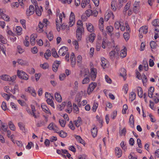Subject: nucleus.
I'll list each match as a JSON object with an SVG mask.
<instances>
[{
  "mask_svg": "<svg viewBox=\"0 0 159 159\" xmlns=\"http://www.w3.org/2000/svg\"><path fill=\"white\" fill-rule=\"evenodd\" d=\"M45 97L47 98V99H53V96H52L51 94L48 92H46L45 93Z\"/></svg>",
  "mask_w": 159,
  "mask_h": 159,
  "instance_id": "338daca9",
  "label": "nucleus"
},
{
  "mask_svg": "<svg viewBox=\"0 0 159 159\" xmlns=\"http://www.w3.org/2000/svg\"><path fill=\"white\" fill-rule=\"evenodd\" d=\"M124 38L125 40H128L129 38V34L128 32H125L123 34Z\"/></svg>",
  "mask_w": 159,
  "mask_h": 159,
  "instance_id": "680f3d73",
  "label": "nucleus"
},
{
  "mask_svg": "<svg viewBox=\"0 0 159 159\" xmlns=\"http://www.w3.org/2000/svg\"><path fill=\"white\" fill-rule=\"evenodd\" d=\"M108 62L107 60L105 58L103 57L101 58V66L104 68L107 67V64Z\"/></svg>",
  "mask_w": 159,
  "mask_h": 159,
  "instance_id": "cd10ccee",
  "label": "nucleus"
},
{
  "mask_svg": "<svg viewBox=\"0 0 159 159\" xmlns=\"http://www.w3.org/2000/svg\"><path fill=\"white\" fill-rule=\"evenodd\" d=\"M95 37V35L94 34H91L89 37V40L90 42L92 43L94 41Z\"/></svg>",
  "mask_w": 159,
  "mask_h": 159,
  "instance_id": "79ce46f5",
  "label": "nucleus"
},
{
  "mask_svg": "<svg viewBox=\"0 0 159 159\" xmlns=\"http://www.w3.org/2000/svg\"><path fill=\"white\" fill-rule=\"evenodd\" d=\"M97 84L95 82H92L89 85L88 89V93L89 94L97 86Z\"/></svg>",
  "mask_w": 159,
  "mask_h": 159,
  "instance_id": "6e6552de",
  "label": "nucleus"
},
{
  "mask_svg": "<svg viewBox=\"0 0 159 159\" xmlns=\"http://www.w3.org/2000/svg\"><path fill=\"white\" fill-rule=\"evenodd\" d=\"M45 123L43 120H41L39 121L37 124V126L40 127L45 125Z\"/></svg>",
  "mask_w": 159,
  "mask_h": 159,
  "instance_id": "e2e57ef3",
  "label": "nucleus"
},
{
  "mask_svg": "<svg viewBox=\"0 0 159 159\" xmlns=\"http://www.w3.org/2000/svg\"><path fill=\"white\" fill-rule=\"evenodd\" d=\"M8 126L7 125H4V124L1 125V127L0 129V130L2 129L3 131L5 132L7 130Z\"/></svg>",
  "mask_w": 159,
  "mask_h": 159,
  "instance_id": "6e6d98bb",
  "label": "nucleus"
},
{
  "mask_svg": "<svg viewBox=\"0 0 159 159\" xmlns=\"http://www.w3.org/2000/svg\"><path fill=\"white\" fill-rule=\"evenodd\" d=\"M84 32V29L83 28H77L76 30V37L77 38L78 41L81 40L82 38V34Z\"/></svg>",
  "mask_w": 159,
  "mask_h": 159,
  "instance_id": "423d86ee",
  "label": "nucleus"
},
{
  "mask_svg": "<svg viewBox=\"0 0 159 159\" xmlns=\"http://www.w3.org/2000/svg\"><path fill=\"white\" fill-rule=\"evenodd\" d=\"M129 122L131 127L133 128L134 126V116L132 114L130 116Z\"/></svg>",
  "mask_w": 159,
  "mask_h": 159,
  "instance_id": "bb28decb",
  "label": "nucleus"
},
{
  "mask_svg": "<svg viewBox=\"0 0 159 159\" xmlns=\"http://www.w3.org/2000/svg\"><path fill=\"white\" fill-rule=\"evenodd\" d=\"M89 71L88 72H84V71H80V75L81 77H85L82 81V83L83 84H88L89 81V79L88 74Z\"/></svg>",
  "mask_w": 159,
  "mask_h": 159,
  "instance_id": "f03ea898",
  "label": "nucleus"
},
{
  "mask_svg": "<svg viewBox=\"0 0 159 159\" xmlns=\"http://www.w3.org/2000/svg\"><path fill=\"white\" fill-rule=\"evenodd\" d=\"M137 90L139 96L140 98H142L143 95V92L142 88L139 87H138Z\"/></svg>",
  "mask_w": 159,
  "mask_h": 159,
  "instance_id": "7c9ffc66",
  "label": "nucleus"
},
{
  "mask_svg": "<svg viewBox=\"0 0 159 159\" xmlns=\"http://www.w3.org/2000/svg\"><path fill=\"white\" fill-rule=\"evenodd\" d=\"M140 7V2L135 1L133 4V11L137 14L139 11Z\"/></svg>",
  "mask_w": 159,
  "mask_h": 159,
  "instance_id": "0eeeda50",
  "label": "nucleus"
},
{
  "mask_svg": "<svg viewBox=\"0 0 159 159\" xmlns=\"http://www.w3.org/2000/svg\"><path fill=\"white\" fill-rule=\"evenodd\" d=\"M115 153L118 157H120L122 156V152L121 149L118 147H116L115 149Z\"/></svg>",
  "mask_w": 159,
  "mask_h": 159,
  "instance_id": "aec40b11",
  "label": "nucleus"
},
{
  "mask_svg": "<svg viewBox=\"0 0 159 159\" xmlns=\"http://www.w3.org/2000/svg\"><path fill=\"white\" fill-rule=\"evenodd\" d=\"M75 138L76 140L81 143L83 144L84 143V140L81 138L80 136L76 135L75 137Z\"/></svg>",
  "mask_w": 159,
  "mask_h": 159,
  "instance_id": "de8ad7c7",
  "label": "nucleus"
},
{
  "mask_svg": "<svg viewBox=\"0 0 159 159\" xmlns=\"http://www.w3.org/2000/svg\"><path fill=\"white\" fill-rule=\"evenodd\" d=\"M142 76H143V77L142 78V82L143 85L145 86L147 85V83L148 81L147 78L146 76L144 75H143Z\"/></svg>",
  "mask_w": 159,
  "mask_h": 159,
  "instance_id": "a18cd8bd",
  "label": "nucleus"
},
{
  "mask_svg": "<svg viewBox=\"0 0 159 159\" xmlns=\"http://www.w3.org/2000/svg\"><path fill=\"white\" fill-rule=\"evenodd\" d=\"M41 107L43 111L45 113H49L51 114L50 110L48 108L47 106L46 105L44 104H42L41 106Z\"/></svg>",
  "mask_w": 159,
  "mask_h": 159,
  "instance_id": "4be33fe9",
  "label": "nucleus"
},
{
  "mask_svg": "<svg viewBox=\"0 0 159 159\" xmlns=\"http://www.w3.org/2000/svg\"><path fill=\"white\" fill-rule=\"evenodd\" d=\"M119 50V48L117 46H116L114 50L110 52L109 53V57L111 60H113L115 57L118 56Z\"/></svg>",
  "mask_w": 159,
  "mask_h": 159,
  "instance_id": "7ed1b4c3",
  "label": "nucleus"
},
{
  "mask_svg": "<svg viewBox=\"0 0 159 159\" xmlns=\"http://www.w3.org/2000/svg\"><path fill=\"white\" fill-rule=\"evenodd\" d=\"M59 121L61 126L63 127H65L66 123V121L64 120L63 119H60Z\"/></svg>",
  "mask_w": 159,
  "mask_h": 159,
  "instance_id": "13d9d810",
  "label": "nucleus"
},
{
  "mask_svg": "<svg viewBox=\"0 0 159 159\" xmlns=\"http://www.w3.org/2000/svg\"><path fill=\"white\" fill-rule=\"evenodd\" d=\"M107 31L110 33H111L113 30V28L111 26H109L107 27Z\"/></svg>",
  "mask_w": 159,
  "mask_h": 159,
  "instance_id": "5fc2aeb1",
  "label": "nucleus"
},
{
  "mask_svg": "<svg viewBox=\"0 0 159 159\" xmlns=\"http://www.w3.org/2000/svg\"><path fill=\"white\" fill-rule=\"evenodd\" d=\"M82 21L81 20H79L77 22V28H83Z\"/></svg>",
  "mask_w": 159,
  "mask_h": 159,
  "instance_id": "3c124183",
  "label": "nucleus"
},
{
  "mask_svg": "<svg viewBox=\"0 0 159 159\" xmlns=\"http://www.w3.org/2000/svg\"><path fill=\"white\" fill-rule=\"evenodd\" d=\"M16 34L18 35H20L22 34V28H21L19 26H16Z\"/></svg>",
  "mask_w": 159,
  "mask_h": 159,
  "instance_id": "37998d69",
  "label": "nucleus"
},
{
  "mask_svg": "<svg viewBox=\"0 0 159 159\" xmlns=\"http://www.w3.org/2000/svg\"><path fill=\"white\" fill-rule=\"evenodd\" d=\"M25 91L26 92H28L30 93L33 97H35L36 95V93L34 89L32 87H29L28 88L25 89Z\"/></svg>",
  "mask_w": 159,
  "mask_h": 159,
  "instance_id": "f8f14e48",
  "label": "nucleus"
},
{
  "mask_svg": "<svg viewBox=\"0 0 159 159\" xmlns=\"http://www.w3.org/2000/svg\"><path fill=\"white\" fill-rule=\"evenodd\" d=\"M150 45L152 49H154L157 45L156 43L154 41H151L150 43Z\"/></svg>",
  "mask_w": 159,
  "mask_h": 159,
  "instance_id": "8fccbe9b",
  "label": "nucleus"
},
{
  "mask_svg": "<svg viewBox=\"0 0 159 159\" xmlns=\"http://www.w3.org/2000/svg\"><path fill=\"white\" fill-rule=\"evenodd\" d=\"M1 95L7 101H8L9 99V96H8V94L4 93H2Z\"/></svg>",
  "mask_w": 159,
  "mask_h": 159,
  "instance_id": "774afa93",
  "label": "nucleus"
},
{
  "mask_svg": "<svg viewBox=\"0 0 159 159\" xmlns=\"http://www.w3.org/2000/svg\"><path fill=\"white\" fill-rule=\"evenodd\" d=\"M68 51V48L66 47H61L59 50L58 53L59 55L61 56H64Z\"/></svg>",
  "mask_w": 159,
  "mask_h": 159,
  "instance_id": "ddd939ff",
  "label": "nucleus"
},
{
  "mask_svg": "<svg viewBox=\"0 0 159 159\" xmlns=\"http://www.w3.org/2000/svg\"><path fill=\"white\" fill-rule=\"evenodd\" d=\"M0 40L1 42L3 44H5L7 43L6 39L2 35H0Z\"/></svg>",
  "mask_w": 159,
  "mask_h": 159,
  "instance_id": "603ef678",
  "label": "nucleus"
},
{
  "mask_svg": "<svg viewBox=\"0 0 159 159\" xmlns=\"http://www.w3.org/2000/svg\"><path fill=\"white\" fill-rule=\"evenodd\" d=\"M148 28L147 26H142L139 29V32L140 34H146L148 32Z\"/></svg>",
  "mask_w": 159,
  "mask_h": 159,
  "instance_id": "a211bd4d",
  "label": "nucleus"
},
{
  "mask_svg": "<svg viewBox=\"0 0 159 159\" xmlns=\"http://www.w3.org/2000/svg\"><path fill=\"white\" fill-rule=\"evenodd\" d=\"M48 20L46 19H43L42 22H40L38 25V27L37 28V30L38 32L41 33L45 29L47 28V26L48 24Z\"/></svg>",
  "mask_w": 159,
  "mask_h": 159,
  "instance_id": "f257e3e1",
  "label": "nucleus"
},
{
  "mask_svg": "<svg viewBox=\"0 0 159 159\" xmlns=\"http://www.w3.org/2000/svg\"><path fill=\"white\" fill-rule=\"evenodd\" d=\"M2 51L3 53L6 55V48L5 46L2 44L0 45V51Z\"/></svg>",
  "mask_w": 159,
  "mask_h": 159,
  "instance_id": "09e8293b",
  "label": "nucleus"
},
{
  "mask_svg": "<svg viewBox=\"0 0 159 159\" xmlns=\"http://www.w3.org/2000/svg\"><path fill=\"white\" fill-rule=\"evenodd\" d=\"M67 109L66 110V112L70 113L72 111V107L71 103L70 102H68L67 105Z\"/></svg>",
  "mask_w": 159,
  "mask_h": 159,
  "instance_id": "a878e982",
  "label": "nucleus"
},
{
  "mask_svg": "<svg viewBox=\"0 0 159 159\" xmlns=\"http://www.w3.org/2000/svg\"><path fill=\"white\" fill-rule=\"evenodd\" d=\"M52 99V98L47 99L46 101L48 104L50 105L53 108H54L55 106Z\"/></svg>",
  "mask_w": 159,
  "mask_h": 159,
  "instance_id": "e433bc0d",
  "label": "nucleus"
},
{
  "mask_svg": "<svg viewBox=\"0 0 159 159\" xmlns=\"http://www.w3.org/2000/svg\"><path fill=\"white\" fill-rule=\"evenodd\" d=\"M97 70L95 68H92L90 70V76L92 80L94 81L95 80L97 75Z\"/></svg>",
  "mask_w": 159,
  "mask_h": 159,
  "instance_id": "9b49d317",
  "label": "nucleus"
},
{
  "mask_svg": "<svg viewBox=\"0 0 159 159\" xmlns=\"http://www.w3.org/2000/svg\"><path fill=\"white\" fill-rule=\"evenodd\" d=\"M111 18L112 19L114 18V15L112 11H109L106 14L105 16V20L107 21L110 18Z\"/></svg>",
  "mask_w": 159,
  "mask_h": 159,
  "instance_id": "2eb2a0df",
  "label": "nucleus"
},
{
  "mask_svg": "<svg viewBox=\"0 0 159 159\" xmlns=\"http://www.w3.org/2000/svg\"><path fill=\"white\" fill-rule=\"evenodd\" d=\"M45 33L47 35L48 38L50 41L53 39V35L52 31L49 32L48 34H47V31H45Z\"/></svg>",
  "mask_w": 159,
  "mask_h": 159,
  "instance_id": "58836bf2",
  "label": "nucleus"
},
{
  "mask_svg": "<svg viewBox=\"0 0 159 159\" xmlns=\"http://www.w3.org/2000/svg\"><path fill=\"white\" fill-rule=\"evenodd\" d=\"M75 22V16L74 14L71 12L69 18V22L68 25H66V26L68 27H72L74 24Z\"/></svg>",
  "mask_w": 159,
  "mask_h": 159,
  "instance_id": "20e7f679",
  "label": "nucleus"
},
{
  "mask_svg": "<svg viewBox=\"0 0 159 159\" xmlns=\"http://www.w3.org/2000/svg\"><path fill=\"white\" fill-rule=\"evenodd\" d=\"M126 49H122L120 51V57L122 58H123L124 57H126Z\"/></svg>",
  "mask_w": 159,
  "mask_h": 159,
  "instance_id": "f704fd0d",
  "label": "nucleus"
},
{
  "mask_svg": "<svg viewBox=\"0 0 159 159\" xmlns=\"http://www.w3.org/2000/svg\"><path fill=\"white\" fill-rule=\"evenodd\" d=\"M136 98V94L133 92H131L129 96V99L130 100L131 102L133 101L135 98Z\"/></svg>",
  "mask_w": 159,
  "mask_h": 159,
  "instance_id": "ea45409f",
  "label": "nucleus"
},
{
  "mask_svg": "<svg viewBox=\"0 0 159 159\" xmlns=\"http://www.w3.org/2000/svg\"><path fill=\"white\" fill-rule=\"evenodd\" d=\"M8 126L13 131L15 130V127L12 122L10 121L8 123Z\"/></svg>",
  "mask_w": 159,
  "mask_h": 159,
  "instance_id": "a19ab883",
  "label": "nucleus"
},
{
  "mask_svg": "<svg viewBox=\"0 0 159 159\" xmlns=\"http://www.w3.org/2000/svg\"><path fill=\"white\" fill-rule=\"evenodd\" d=\"M18 63L21 66H24L27 65L28 64V62L26 60H23L22 59H18L17 60Z\"/></svg>",
  "mask_w": 159,
  "mask_h": 159,
  "instance_id": "b1692460",
  "label": "nucleus"
},
{
  "mask_svg": "<svg viewBox=\"0 0 159 159\" xmlns=\"http://www.w3.org/2000/svg\"><path fill=\"white\" fill-rule=\"evenodd\" d=\"M90 0H82L81 3V6L82 8H84L89 3Z\"/></svg>",
  "mask_w": 159,
  "mask_h": 159,
  "instance_id": "c9c22d12",
  "label": "nucleus"
},
{
  "mask_svg": "<svg viewBox=\"0 0 159 159\" xmlns=\"http://www.w3.org/2000/svg\"><path fill=\"white\" fill-rule=\"evenodd\" d=\"M96 118L97 121H98L99 123L101 124V127L102 126V123L103 121V119L102 118L100 117L98 115L96 116Z\"/></svg>",
  "mask_w": 159,
  "mask_h": 159,
  "instance_id": "864d4df0",
  "label": "nucleus"
},
{
  "mask_svg": "<svg viewBox=\"0 0 159 159\" xmlns=\"http://www.w3.org/2000/svg\"><path fill=\"white\" fill-rule=\"evenodd\" d=\"M74 123L75 126L78 127L82 124V121L81 118L80 117H78L77 120L74 121Z\"/></svg>",
  "mask_w": 159,
  "mask_h": 159,
  "instance_id": "6ab92c4d",
  "label": "nucleus"
},
{
  "mask_svg": "<svg viewBox=\"0 0 159 159\" xmlns=\"http://www.w3.org/2000/svg\"><path fill=\"white\" fill-rule=\"evenodd\" d=\"M0 78L2 80L9 81L10 76L7 75H3L0 76Z\"/></svg>",
  "mask_w": 159,
  "mask_h": 159,
  "instance_id": "c756f323",
  "label": "nucleus"
},
{
  "mask_svg": "<svg viewBox=\"0 0 159 159\" xmlns=\"http://www.w3.org/2000/svg\"><path fill=\"white\" fill-rule=\"evenodd\" d=\"M35 8L36 14L39 16H41L43 11L42 7L40 6L39 7L38 5H35Z\"/></svg>",
  "mask_w": 159,
  "mask_h": 159,
  "instance_id": "dca6fc26",
  "label": "nucleus"
},
{
  "mask_svg": "<svg viewBox=\"0 0 159 159\" xmlns=\"http://www.w3.org/2000/svg\"><path fill=\"white\" fill-rule=\"evenodd\" d=\"M36 36L35 34H32L30 37V42L32 45H34L35 39L36 38Z\"/></svg>",
  "mask_w": 159,
  "mask_h": 159,
  "instance_id": "5701e85b",
  "label": "nucleus"
},
{
  "mask_svg": "<svg viewBox=\"0 0 159 159\" xmlns=\"http://www.w3.org/2000/svg\"><path fill=\"white\" fill-rule=\"evenodd\" d=\"M154 88L153 87H151L148 91V95L149 98H152L153 93L154 91Z\"/></svg>",
  "mask_w": 159,
  "mask_h": 159,
  "instance_id": "393cba45",
  "label": "nucleus"
},
{
  "mask_svg": "<svg viewBox=\"0 0 159 159\" xmlns=\"http://www.w3.org/2000/svg\"><path fill=\"white\" fill-rule=\"evenodd\" d=\"M98 130L97 128L95 125L93 128L91 129V133L92 136L94 138L96 137L97 134Z\"/></svg>",
  "mask_w": 159,
  "mask_h": 159,
  "instance_id": "c85d7f7f",
  "label": "nucleus"
},
{
  "mask_svg": "<svg viewBox=\"0 0 159 159\" xmlns=\"http://www.w3.org/2000/svg\"><path fill=\"white\" fill-rule=\"evenodd\" d=\"M152 25L155 27V30L159 34V20L155 19L152 22Z\"/></svg>",
  "mask_w": 159,
  "mask_h": 159,
  "instance_id": "9d476101",
  "label": "nucleus"
},
{
  "mask_svg": "<svg viewBox=\"0 0 159 159\" xmlns=\"http://www.w3.org/2000/svg\"><path fill=\"white\" fill-rule=\"evenodd\" d=\"M57 133L59 134L61 137L63 138L66 137L67 135V133L63 130L60 131L59 130L58 132Z\"/></svg>",
  "mask_w": 159,
  "mask_h": 159,
  "instance_id": "2f4dec72",
  "label": "nucleus"
},
{
  "mask_svg": "<svg viewBox=\"0 0 159 159\" xmlns=\"http://www.w3.org/2000/svg\"><path fill=\"white\" fill-rule=\"evenodd\" d=\"M1 18L6 21H8L10 18L9 16L5 14L4 13H3Z\"/></svg>",
  "mask_w": 159,
  "mask_h": 159,
  "instance_id": "4d7b16f0",
  "label": "nucleus"
},
{
  "mask_svg": "<svg viewBox=\"0 0 159 159\" xmlns=\"http://www.w3.org/2000/svg\"><path fill=\"white\" fill-rule=\"evenodd\" d=\"M60 64V61H56L54 62L52 66V69L54 72H56Z\"/></svg>",
  "mask_w": 159,
  "mask_h": 159,
  "instance_id": "f3484780",
  "label": "nucleus"
},
{
  "mask_svg": "<svg viewBox=\"0 0 159 159\" xmlns=\"http://www.w3.org/2000/svg\"><path fill=\"white\" fill-rule=\"evenodd\" d=\"M17 73V75L19 78L25 80L28 79L29 76L23 71L18 70Z\"/></svg>",
  "mask_w": 159,
  "mask_h": 159,
  "instance_id": "39448f33",
  "label": "nucleus"
},
{
  "mask_svg": "<svg viewBox=\"0 0 159 159\" xmlns=\"http://www.w3.org/2000/svg\"><path fill=\"white\" fill-rule=\"evenodd\" d=\"M128 106L127 105L125 104L123 105L122 110V112L123 114H125L126 113V111L128 109Z\"/></svg>",
  "mask_w": 159,
  "mask_h": 159,
  "instance_id": "bf43d9fd",
  "label": "nucleus"
},
{
  "mask_svg": "<svg viewBox=\"0 0 159 159\" xmlns=\"http://www.w3.org/2000/svg\"><path fill=\"white\" fill-rule=\"evenodd\" d=\"M52 55L53 57L55 58H57L59 57L58 55L57 54L56 50L54 48L52 49Z\"/></svg>",
  "mask_w": 159,
  "mask_h": 159,
  "instance_id": "49530a36",
  "label": "nucleus"
},
{
  "mask_svg": "<svg viewBox=\"0 0 159 159\" xmlns=\"http://www.w3.org/2000/svg\"><path fill=\"white\" fill-rule=\"evenodd\" d=\"M48 128L50 130L54 131L56 133L58 132L59 131V129L53 123H51L48 125Z\"/></svg>",
  "mask_w": 159,
  "mask_h": 159,
  "instance_id": "1a4fd4ad",
  "label": "nucleus"
},
{
  "mask_svg": "<svg viewBox=\"0 0 159 159\" xmlns=\"http://www.w3.org/2000/svg\"><path fill=\"white\" fill-rule=\"evenodd\" d=\"M55 99L58 102H61L62 101V98L60 94L58 93H56L54 95Z\"/></svg>",
  "mask_w": 159,
  "mask_h": 159,
  "instance_id": "412c9836",
  "label": "nucleus"
},
{
  "mask_svg": "<svg viewBox=\"0 0 159 159\" xmlns=\"http://www.w3.org/2000/svg\"><path fill=\"white\" fill-rule=\"evenodd\" d=\"M120 75L123 77L124 78L126 76V70L124 68H122L120 69Z\"/></svg>",
  "mask_w": 159,
  "mask_h": 159,
  "instance_id": "72a5a7b5",
  "label": "nucleus"
},
{
  "mask_svg": "<svg viewBox=\"0 0 159 159\" xmlns=\"http://www.w3.org/2000/svg\"><path fill=\"white\" fill-rule=\"evenodd\" d=\"M18 85L16 84L15 85L14 89H11V91L13 94H15V93L16 91L18 90Z\"/></svg>",
  "mask_w": 159,
  "mask_h": 159,
  "instance_id": "0e129e2a",
  "label": "nucleus"
},
{
  "mask_svg": "<svg viewBox=\"0 0 159 159\" xmlns=\"http://www.w3.org/2000/svg\"><path fill=\"white\" fill-rule=\"evenodd\" d=\"M73 112L76 114L79 113V108L78 106L75 103H73Z\"/></svg>",
  "mask_w": 159,
  "mask_h": 159,
  "instance_id": "473e14b6",
  "label": "nucleus"
},
{
  "mask_svg": "<svg viewBox=\"0 0 159 159\" xmlns=\"http://www.w3.org/2000/svg\"><path fill=\"white\" fill-rule=\"evenodd\" d=\"M51 56V53L50 50H46V52L44 54V57L45 58L48 59V57H50Z\"/></svg>",
  "mask_w": 159,
  "mask_h": 159,
  "instance_id": "c03bdc74",
  "label": "nucleus"
},
{
  "mask_svg": "<svg viewBox=\"0 0 159 159\" xmlns=\"http://www.w3.org/2000/svg\"><path fill=\"white\" fill-rule=\"evenodd\" d=\"M18 125L20 129L22 131H24L25 130V127L23 125L22 123L20 122L18 123Z\"/></svg>",
  "mask_w": 159,
  "mask_h": 159,
  "instance_id": "69168bd1",
  "label": "nucleus"
},
{
  "mask_svg": "<svg viewBox=\"0 0 159 159\" xmlns=\"http://www.w3.org/2000/svg\"><path fill=\"white\" fill-rule=\"evenodd\" d=\"M88 31L90 32H92L93 30V27L90 23H88L86 25Z\"/></svg>",
  "mask_w": 159,
  "mask_h": 159,
  "instance_id": "4c0bfd02",
  "label": "nucleus"
},
{
  "mask_svg": "<svg viewBox=\"0 0 159 159\" xmlns=\"http://www.w3.org/2000/svg\"><path fill=\"white\" fill-rule=\"evenodd\" d=\"M105 78L106 81L108 83L111 84V83L112 80L111 79L108 77V76L106 75H105Z\"/></svg>",
  "mask_w": 159,
  "mask_h": 159,
  "instance_id": "052dcab7",
  "label": "nucleus"
},
{
  "mask_svg": "<svg viewBox=\"0 0 159 159\" xmlns=\"http://www.w3.org/2000/svg\"><path fill=\"white\" fill-rule=\"evenodd\" d=\"M34 8L33 6L30 5L29 8L26 10V14L28 16H30L33 14L34 12Z\"/></svg>",
  "mask_w": 159,
  "mask_h": 159,
  "instance_id": "4468645a",
  "label": "nucleus"
}]
</instances>
